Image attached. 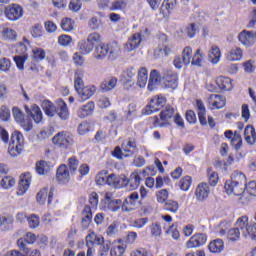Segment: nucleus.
<instances>
[{"label": "nucleus", "mask_w": 256, "mask_h": 256, "mask_svg": "<svg viewBox=\"0 0 256 256\" xmlns=\"http://www.w3.org/2000/svg\"><path fill=\"white\" fill-rule=\"evenodd\" d=\"M105 241V238L103 236H99L95 234V232H91L86 236V247H95V245H102V243Z\"/></svg>", "instance_id": "nucleus-26"}, {"label": "nucleus", "mask_w": 256, "mask_h": 256, "mask_svg": "<svg viewBox=\"0 0 256 256\" xmlns=\"http://www.w3.org/2000/svg\"><path fill=\"white\" fill-rule=\"evenodd\" d=\"M123 187H128L131 189V191H135L141 185V176H139V173L133 172L130 175V178H127V176L123 175L122 180Z\"/></svg>", "instance_id": "nucleus-11"}, {"label": "nucleus", "mask_w": 256, "mask_h": 256, "mask_svg": "<svg viewBox=\"0 0 256 256\" xmlns=\"http://www.w3.org/2000/svg\"><path fill=\"white\" fill-rule=\"evenodd\" d=\"M111 249V242L104 241L99 245L98 256H107L109 255V250Z\"/></svg>", "instance_id": "nucleus-54"}, {"label": "nucleus", "mask_w": 256, "mask_h": 256, "mask_svg": "<svg viewBox=\"0 0 256 256\" xmlns=\"http://www.w3.org/2000/svg\"><path fill=\"white\" fill-rule=\"evenodd\" d=\"M78 47L82 55H89L95 46L88 42V40H82L78 43Z\"/></svg>", "instance_id": "nucleus-44"}, {"label": "nucleus", "mask_w": 256, "mask_h": 256, "mask_svg": "<svg viewBox=\"0 0 256 256\" xmlns=\"http://www.w3.org/2000/svg\"><path fill=\"white\" fill-rule=\"evenodd\" d=\"M224 189L227 195H235L236 197L242 195L243 199H247V193H245V186L241 184H237L235 182H232L231 180H227L224 185Z\"/></svg>", "instance_id": "nucleus-5"}, {"label": "nucleus", "mask_w": 256, "mask_h": 256, "mask_svg": "<svg viewBox=\"0 0 256 256\" xmlns=\"http://www.w3.org/2000/svg\"><path fill=\"white\" fill-rule=\"evenodd\" d=\"M12 115L16 121V123H19V125L24 129V131H31L33 129V122H31V119L27 116L25 118V114L19 107H13L12 108Z\"/></svg>", "instance_id": "nucleus-1"}, {"label": "nucleus", "mask_w": 256, "mask_h": 256, "mask_svg": "<svg viewBox=\"0 0 256 256\" xmlns=\"http://www.w3.org/2000/svg\"><path fill=\"white\" fill-rule=\"evenodd\" d=\"M10 143L12 145H18L20 147H23V143H25V138L23 137V134L19 131H15L12 136Z\"/></svg>", "instance_id": "nucleus-46"}, {"label": "nucleus", "mask_w": 256, "mask_h": 256, "mask_svg": "<svg viewBox=\"0 0 256 256\" xmlns=\"http://www.w3.org/2000/svg\"><path fill=\"white\" fill-rule=\"evenodd\" d=\"M56 179L60 183H69V181H71V176L69 174V168H67V165L62 164L57 168Z\"/></svg>", "instance_id": "nucleus-18"}, {"label": "nucleus", "mask_w": 256, "mask_h": 256, "mask_svg": "<svg viewBox=\"0 0 256 256\" xmlns=\"http://www.w3.org/2000/svg\"><path fill=\"white\" fill-rule=\"evenodd\" d=\"M2 35L6 41H15L17 39V32L11 28H4Z\"/></svg>", "instance_id": "nucleus-53"}, {"label": "nucleus", "mask_w": 256, "mask_h": 256, "mask_svg": "<svg viewBox=\"0 0 256 256\" xmlns=\"http://www.w3.org/2000/svg\"><path fill=\"white\" fill-rule=\"evenodd\" d=\"M93 111H95V102L90 101L78 109L77 115L80 119H85V117L93 115Z\"/></svg>", "instance_id": "nucleus-22"}, {"label": "nucleus", "mask_w": 256, "mask_h": 256, "mask_svg": "<svg viewBox=\"0 0 256 256\" xmlns=\"http://www.w3.org/2000/svg\"><path fill=\"white\" fill-rule=\"evenodd\" d=\"M143 39L141 38V33H135L131 36L125 44V49L128 52L135 51L140 45Z\"/></svg>", "instance_id": "nucleus-19"}, {"label": "nucleus", "mask_w": 256, "mask_h": 256, "mask_svg": "<svg viewBox=\"0 0 256 256\" xmlns=\"http://www.w3.org/2000/svg\"><path fill=\"white\" fill-rule=\"evenodd\" d=\"M0 185L3 189H11V187L15 186V179L11 176H6L1 180Z\"/></svg>", "instance_id": "nucleus-58"}, {"label": "nucleus", "mask_w": 256, "mask_h": 256, "mask_svg": "<svg viewBox=\"0 0 256 256\" xmlns=\"http://www.w3.org/2000/svg\"><path fill=\"white\" fill-rule=\"evenodd\" d=\"M28 225L30 229H37L40 225L39 217L36 214H32L27 218Z\"/></svg>", "instance_id": "nucleus-59"}, {"label": "nucleus", "mask_w": 256, "mask_h": 256, "mask_svg": "<svg viewBox=\"0 0 256 256\" xmlns=\"http://www.w3.org/2000/svg\"><path fill=\"white\" fill-rule=\"evenodd\" d=\"M97 89L95 86H85L83 89H81L77 94L80 97V101H87L88 99H91L92 95H95V92Z\"/></svg>", "instance_id": "nucleus-30"}, {"label": "nucleus", "mask_w": 256, "mask_h": 256, "mask_svg": "<svg viewBox=\"0 0 256 256\" xmlns=\"http://www.w3.org/2000/svg\"><path fill=\"white\" fill-rule=\"evenodd\" d=\"M162 80L163 76H161V73H159L157 70H152L148 80V91H155V89L161 85Z\"/></svg>", "instance_id": "nucleus-15"}, {"label": "nucleus", "mask_w": 256, "mask_h": 256, "mask_svg": "<svg viewBox=\"0 0 256 256\" xmlns=\"http://www.w3.org/2000/svg\"><path fill=\"white\" fill-rule=\"evenodd\" d=\"M23 151V146H19L17 144H12L10 142L8 147V153L11 155V157H18V155H21V152Z\"/></svg>", "instance_id": "nucleus-51"}, {"label": "nucleus", "mask_w": 256, "mask_h": 256, "mask_svg": "<svg viewBox=\"0 0 256 256\" xmlns=\"http://www.w3.org/2000/svg\"><path fill=\"white\" fill-rule=\"evenodd\" d=\"M230 181H232V183L242 185L243 187L247 185V177L245 176V174H243V172L239 171H234L232 173Z\"/></svg>", "instance_id": "nucleus-39"}, {"label": "nucleus", "mask_w": 256, "mask_h": 256, "mask_svg": "<svg viewBox=\"0 0 256 256\" xmlns=\"http://www.w3.org/2000/svg\"><path fill=\"white\" fill-rule=\"evenodd\" d=\"M244 139L248 145H255L256 132L252 125H247L244 130Z\"/></svg>", "instance_id": "nucleus-28"}, {"label": "nucleus", "mask_w": 256, "mask_h": 256, "mask_svg": "<svg viewBox=\"0 0 256 256\" xmlns=\"http://www.w3.org/2000/svg\"><path fill=\"white\" fill-rule=\"evenodd\" d=\"M207 243V235L203 233L193 235L189 241L186 242L187 249H195Z\"/></svg>", "instance_id": "nucleus-12"}, {"label": "nucleus", "mask_w": 256, "mask_h": 256, "mask_svg": "<svg viewBox=\"0 0 256 256\" xmlns=\"http://www.w3.org/2000/svg\"><path fill=\"white\" fill-rule=\"evenodd\" d=\"M29 185H31V173L26 172L20 176L17 195H25L29 189Z\"/></svg>", "instance_id": "nucleus-14"}, {"label": "nucleus", "mask_w": 256, "mask_h": 256, "mask_svg": "<svg viewBox=\"0 0 256 256\" xmlns=\"http://www.w3.org/2000/svg\"><path fill=\"white\" fill-rule=\"evenodd\" d=\"M196 111H197L200 124L202 126H205L208 123L211 129L215 127V119H213V117L208 116V121H207V109L205 108V104H203V101L201 100L196 101Z\"/></svg>", "instance_id": "nucleus-3"}, {"label": "nucleus", "mask_w": 256, "mask_h": 256, "mask_svg": "<svg viewBox=\"0 0 256 256\" xmlns=\"http://www.w3.org/2000/svg\"><path fill=\"white\" fill-rule=\"evenodd\" d=\"M117 87V78L116 77H109L104 80L101 85L100 89L103 93H107L108 91H113V88Z\"/></svg>", "instance_id": "nucleus-33"}, {"label": "nucleus", "mask_w": 256, "mask_h": 256, "mask_svg": "<svg viewBox=\"0 0 256 256\" xmlns=\"http://www.w3.org/2000/svg\"><path fill=\"white\" fill-rule=\"evenodd\" d=\"M41 107L43 111L45 112V115L47 117H55V113L57 112V108H55V105L49 100H44L41 104Z\"/></svg>", "instance_id": "nucleus-37"}, {"label": "nucleus", "mask_w": 256, "mask_h": 256, "mask_svg": "<svg viewBox=\"0 0 256 256\" xmlns=\"http://www.w3.org/2000/svg\"><path fill=\"white\" fill-rule=\"evenodd\" d=\"M242 67L244 68L245 73L251 75V73H255V62L253 60H248L242 63Z\"/></svg>", "instance_id": "nucleus-64"}, {"label": "nucleus", "mask_w": 256, "mask_h": 256, "mask_svg": "<svg viewBox=\"0 0 256 256\" xmlns=\"http://www.w3.org/2000/svg\"><path fill=\"white\" fill-rule=\"evenodd\" d=\"M237 39L244 47H253V44L256 43V32L253 30H242L238 34Z\"/></svg>", "instance_id": "nucleus-8"}, {"label": "nucleus", "mask_w": 256, "mask_h": 256, "mask_svg": "<svg viewBox=\"0 0 256 256\" xmlns=\"http://www.w3.org/2000/svg\"><path fill=\"white\" fill-rule=\"evenodd\" d=\"M209 193L211 190L209 188V184L207 183H200L195 190V196L197 201H205L207 197H209Z\"/></svg>", "instance_id": "nucleus-17"}, {"label": "nucleus", "mask_w": 256, "mask_h": 256, "mask_svg": "<svg viewBox=\"0 0 256 256\" xmlns=\"http://www.w3.org/2000/svg\"><path fill=\"white\" fill-rule=\"evenodd\" d=\"M54 189L53 188H47L44 187L41 189L37 195H36V201L39 203V205H45V201H47L48 197V205H51V201H53V194H54Z\"/></svg>", "instance_id": "nucleus-13"}, {"label": "nucleus", "mask_w": 256, "mask_h": 256, "mask_svg": "<svg viewBox=\"0 0 256 256\" xmlns=\"http://www.w3.org/2000/svg\"><path fill=\"white\" fill-rule=\"evenodd\" d=\"M75 22L71 18H64L61 21V28L63 31H66L67 33H70V31H73Z\"/></svg>", "instance_id": "nucleus-50"}, {"label": "nucleus", "mask_w": 256, "mask_h": 256, "mask_svg": "<svg viewBox=\"0 0 256 256\" xmlns=\"http://www.w3.org/2000/svg\"><path fill=\"white\" fill-rule=\"evenodd\" d=\"M125 253V244L121 240H116L112 243V248L110 250L111 256H123Z\"/></svg>", "instance_id": "nucleus-31"}, {"label": "nucleus", "mask_w": 256, "mask_h": 256, "mask_svg": "<svg viewBox=\"0 0 256 256\" xmlns=\"http://www.w3.org/2000/svg\"><path fill=\"white\" fill-rule=\"evenodd\" d=\"M122 203L121 199L111 200L109 196H106L104 211L115 213L121 209Z\"/></svg>", "instance_id": "nucleus-23"}, {"label": "nucleus", "mask_w": 256, "mask_h": 256, "mask_svg": "<svg viewBox=\"0 0 256 256\" xmlns=\"http://www.w3.org/2000/svg\"><path fill=\"white\" fill-rule=\"evenodd\" d=\"M162 81H164V85L168 89H177L179 85V76L176 72L165 70L163 72Z\"/></svg>", "instance_id": "nucleus-9"}, {"label": "nucleus", "mask_w": 256, "mask_h": 256, "mask_svg": "<svg viewBox=\"0 0 256 256\" xmlns=\"http://www.w3.org/2000/svg\"><path fill=\"white\" fill-rule=\"evenodd\" d=\"M167 103V99L162 96H154L149 105L142 110L143 115H152V113H157L161 108Z\"/></svg>", "instance_id": "nucleus-4"}, {"label": "nucleus", "mask_w": 256, "mask_h": 256, "mask_svg": "<svg viewBox=\"0 0 256 256\" xmlns=\"http://www.w3.org/2000/svg\"><path fill=\"white\" fill-rule=\"evenodd\" d=\"M243 237L245 239H251V241H256V223L248 226V228L243 232Z\"/></svg>", "instance_id": "nucleus-47"}, {"label": "nucleus", "mask_w": 256, "mask_h": 256, "mask_svg": "<svg viewBox=\"0 0 256 256\" xmlns=\"http://www.w3.org/2000/svg\"><path fill=\"white\" fill-rule=\"evenodd\" d=\"M5 15L9 21H19L23 17V8L17 4L5 6Z\"/></svg>", "instance_id": "nucleus-10"}, {"label": "nucleus", "mask_w": 256, "mask_h": 256, "mask_svg": "<svg viewBox=\"0 0 256 256\" xmlns=\"http://www.w3.org/2000/svg\"><path fill=\"white\" fill-rule=\"evenodd\" d=\"M106 47L108 49L107 50L108 55L112 59H115V57H117L119 55V53H121V47L119 46V44L117 42H112V43L106 44Z\"/></svg>", "instance_id": "nucleus-42"}, {"label": "nucleus", "mask_w": 256, "mask_h": 256, "mask_svg": "<svg viewBox=\"0 0 256 256\" xmlns=\"http://www.w3.org/2000/svg\"><path fill=\"white\" fill-rule=\"evenodd\" d=\"M244 192L246 193V199L250 197H256V181H250L248 184L244 186Z\"/></svg>", "instance_id": "nucleus-49"}, {"label": "nucleus", "mask_w": 256, "mask_h": 256, "mask_svg": "<svg viewBox=\"0 0 256 256\" xmlns=\"http://www.w3.org/2000/svg\"><path fill=\"white\" fill-rule=\"evenodd\" d=\"M136 75H137V70L133 67L127 68L122 73V77H124V79H126V81H131L133 79V77H135Z\"/></svg>", "instance_id": "nucleus-63"}, {"label": "nucleus", "mask_w": 256, "mask_h": 256, "mask_svg": "<svg viewBox=\"0 0 256 256\" xmlns=\"http://www.w3.org/2000/svg\"><path fill=\"white\" fill-rule=\"evenodd\" d=\"M236 229L240 230L242 235L245 233V230L249 228V217L247 216H241L236 221Z\"/></svg>", "instance_id": "nucleus-43"}, {"label": "nucleus", "mask_w": 256, "mask_h": 256, "mask_svg": "<svg viewBox=\"0 0 256 256\" xmlns=\"http://www.w3.org/2000/svg\"><path fill=\"white\" fill-rule=\"evenodd\" d=\"M154 55L157 59H167L171 55V46H158L154 51Z\"/></svg>", "instance_id": "nucleus-32"}, {"label": "nucleus", "mask_w": 256, "mask_h": 256, "mask_svg": "<svg viewBox=\"0 0 256 256\" xmlns=\"http://www.w3.org/2000/svg\"><path fill=\"white\" fill-rule=\"evenodd\" d=\"M208 55L213 65H217V63L221 61V49H219L217 46H212Z\"/></svg>", "instance_id": "nucleus-40"}, {"label": "nucleus", "mask_w": 256, "mask_h": 256, "mask_svg": "<svg viewBox=\"0 0 256 256\" xmlns=\"http://www.w3.org/2000/svg\"><path fill=\"white\" fill-rule=\"evenodd\" d=\"M53 166H51V162H47V161H40L36 163V173H38V175H47V173H49V171H51V168Z\"/></svg>", "instance_id": "nucleus-38"}, {"label": "nucleus", "mask_w": 256, "mask_h": 256, "mask_svg": "<svg viewBox=\"0 0 256 256\" xmlns=\"http://www.w3.org/2000/svg\"><path fill=\"white\" fill-rule=\"evenodd\" d=\"M138 76H137V85L141 89L147 85V80L149 79L148 76V71L145 67H141L138 71Z\"/></svg>", "instance_id": "nucleus-34"}, {"label": "nucleus", "mask_w": 256, "mask_h": 256, "mask_svg": "<svg viewBox=\"0 0 256 256\" xmlns=\"http://www.w3.org/2000/svg\"><path fill=\"white\" fill-rule=\"evenodd\" d=\"M30 33L34 39H37L43 35V26L40 23H36L32 26Z\"/></svg>", "instance_id": "nucleus-57"}, {"label": "nucleus", "mask_w": 256, "mask_h": 256, "mask_svg": "<svg viewBox=\"0 0 256 256\" xmlns=\"http://www.w3.org/2000/svg\"><path fill=\"white\" fill-rule=\"evenodd\" d=\"M13 61L16 63V67H18L20 71H23L25 69V61H27V56H14Z\"/></svg>", "instance_id": "nucleus-61"}, {"label": "nucleus", "mask_w": 256, "mask_h": 256, "mask_svg": "<svg viewBox=\"0 0 256 256\" xmlns=\"http://www.w3.org/2000/svg\"><path fill=\"white\" fill-rule=\"evenodd\" d=\"M216 85L220 91H232L233 81L229 77L219 76L216 78Z\"/></svg>", "instance_id": "nucleus-21"}, {"label": "nucleus", "mask_w": 256, "mask_h": 256, "mask_svg": "<svg viewBox=\"0 0 256 256\" xmlns=\"http://www.w3.org/2000/svg\"><path fill=\"white\" fill-rule=\"evenodd\" d=\"M227 239L228 241H239V239H241V231L239 230V228L235 227L232 229H229L227 232Z\"/></svg>", "instance_id": "nucleus-48"}, {"label": "nucleus", "mask_w": 256, "mask_h": 256, "mask_svg": "<svg viewBox=\"0 0 256 256\" xmlns=\"http://www.w3.org/2000/svg\"><path fill=\"white\" fill-rule=\"evenodd\" d=\"M56 113L62 121H67L69 119V109L67 108V104L62 99L58 100V108Z\"/></svg>", "instance_id": "nucleus-29"}, {"label": "nucleus", "mask_w": 256, "mask_h": 256, "mask_svg": "<svg viewBox=\"0 0 256 256\" xmlns=\"http://www.w3.org/2000/svg\"><path fill=\"white\" fill-rule=\"evenodd\" d=\"M25 111L27 115H31L35 123H41V121H43V112H41V108H39V106L33 105L31 109L25 106Z\"/></svg>", "instance_id": "nucleus-25"}, {"label": "nucleus", "mask_w": 256, "mask_h": 256, "mask_svg": "<svg viewBox=\"0 0 256 256\" xmlns=\"http://www.w3.org/2000/svg\"><path fill=\"white\" fill-rule=\"evenodd\" d=\"M150 233L152 237H161L163 230L161 229V224L159 223H152L150 225Z\"/></svg>", "instance_id": "nucleus-62"}, {"label": "nucleus", "mask_w": 256, "mask_h": 256, "mask_svg": "<svg viewBox=\"0 0 256 256\" xmlns=\"http://www.w3.org/2000/svg\"><path fill=\"white\" fill-rule=\"evenodd\" d=\"M207 101L211 109H223L225 107V98L221 95L211 94Z\"/></svg>", "instance_id": "nucleus-20"}, {"label": "nucleus", "mask_w": 256, "mask_h": 256, "mask_svg": "<svg viewBox=\"0 0 256 256\" xmlns=\"http://www.w3.org/2000/svg\"><path fill=\"white\" fill-rule=\"evenodd\" d=\"M13 229V219L11 217L0 216V231Z\"/></svg>", "instance_id": "nucleus-45"}, {"label": "nucleus", "mask_w": 256, "mask_h": 256, "mask_svg": "<svg viewBox=\"0 0 256 256\" xmlns=\"http://www.w3.org/2000/svg\"><path fill=\"white\" fill-rule=\"evenodd\" d=\"M92 221H93V212L91 211V206L86 205L82 211L81 225L83 229H88Z\"/></svg>", "instance_id": "nucleus-24"}, {"label": "nucleus", "mask_w": 256, "mask_h": 256, "mask_svg": "<svg viewBox=\"0 0 256 256\" xmlns=\"http://www.w3.org/2000/svg\"><path fill=\"white\" fill-rule=\"evenodd\" d=\"M37 241V236L34 233L27 232L23 238H20L17 240V246L22 251V253H25V255H29L31 253V250L27 245H33Z\"/></svg>", "instance_id": "nucleus-6"}, {"label": "nucleus", "mask_w": 256, "mask_h": 256, "mask_svg": "<svg viewBox=\"0 0 256 256\" xmlns=\"http://www.w3.org/2000/svg\"><path fill=\"white\" fill-rule=\"evenodd\" d=\"M176 113L177 111L175 110V108H173L172 106H166L165 109L162 110L160 113L161 120H159V117L157 116L154 117L155 127H167V125H169L167 121L169 119H173ZM161 121H165V122H161Z\"/></svg>", "instance_id": "nucleus-2"}, {"label": "nucleus", "mask_w": 256, "mask_h": 256, "mask_svg": "<svg viewBox=\"0 0 256 256\" xmlns=\"http://www.w3.org/2000/svg\"><path fill=\"white\" fill-rule=\"evenodd\" d=\"M122 149L125 153L124 157H133V154L139 151V149L137 148V143L131 138L123 141Z\"/></svg>", "instance_id": "nucleus-16"}, {"label": "nucleus", "mask_w": 256, "mask_h": 256, "mask_svg": "<svg viewBox=\"0 0 256 256\" xmlns=\"http://www.w3.org/2000/svg\"><path fill=\"white\" fill-rule=\"evenodd\" d=\"M208 249L211 253H221L223 249H225V245L223 243V240L216 239L209 243Z\"/></svg>", "instance_id": "nucleus-41"}, {"label": "nucleus", "mask_w": 256, "mask_h": 256, "mask_svg": "<svg viewBox=\"0 0 256 256\" xmlns=\"http://www.w3.org/2000/svg\"><path fill=\"white\" fill-rule=\"evenodd\" d=\"M106 185L114 187V189H122L123 187V175L117 176L115 174H108Z\"/></svg>", "instance_id": "nucleus-27"}, {"label": "nucleus", "mask_w": 256, "mask_h": 256, "mask_svg": "<svg viewBox=\"0 0 256 256\" xmlns=\"http://www.w3.org/2000/svg\"><path fill=\"white\" fill-rule=\"evenodd\" d=\"M52 142L62 149H69L73 145V138L67 132H59L53 137Z\"/></svg>", "instance_id": "nucleus-7"}, {"label": "nucleus", "mask_w": 256, "mask_h": 256, "mask_svg": "<svg viewBox=\"0 0 256 256\" xmlns=\"http://www.w3.org/2000/svg\"><path fill=\"white\" fill-rule=\"evenodd\" d=\"M109 172L107 170H102L96 175V183L97 185H107V178Z\"/></svg>", "instance_id": "nucleus-52"}, {"label": "nucleus", "mask_w": 256, "mask_h": 256, "mask_svg": "<svg viewBox=\"0 0 256 256\" xmlns=\"http://www.w3.org/2000/svg\"><path fill=\"white\" fill-rule=\"evenodd\" d=\"M227 61H241L243 59V50L241 48L231 49L226 53Z\"/></svg>", "instance_id": "nucleus-36"}, {"label": "nucleus", "mask_w": 256, "mask_h": 256, "mask_svg": "<svg viewBox=\"0 0 256 256\" xmlns=\"http://www.w3.org/2000/svg\"><path fill=\"white\" fill-rule=\"evenodd\" d=\"M164 209L165 211H170V213H177V211H179V203L173 200H167Z\"/></svg>", "instance_id": "nucleus-56"}, {"label": "nucleus", "mask_w": 256, "mask_h": 256, "mask_svg": "<svg viewBox=\"0 0 256 256\" xmlns=\"http://www.w3.org/2000/svg\"><path fill=\"white\" fill-rule=\"evenodd\" d=\"M109 55L107 44H100L96 46L94 51V57L98 61H103Z\"/></svg>", "instance_id": "nucleus-35"}, {"label": "nucleus", "mask_w": 256, "mask_h": 256, "mask_svg": "<svg viewBox=\"0 0 256 256\" xmlns=\"http://www.w3.org/2000/svg\"><path fill=\"white\" fill-rule=\"evenodd\" d=\"M147 223H149V218H138L131 222V227L136 229H143Z\"/></svg>", "instance_id": "nucleus-60"}, {"label": "nucleus", "mask_w": 256, "mask_h": 256, "mask_svg": "<svg viewBox=\"0 0 256 256\" xmlns=\"http://www.w3.org/2000/svg\"><path fill=\"white\" fill-rule=\"evenodd\" d=\"M193 57V49L191 47L187 46L182 51V59L185 63V65H189L191 63V58Z\"/></svg>", "instance_id": "nucleus-55"}]
</instances>
